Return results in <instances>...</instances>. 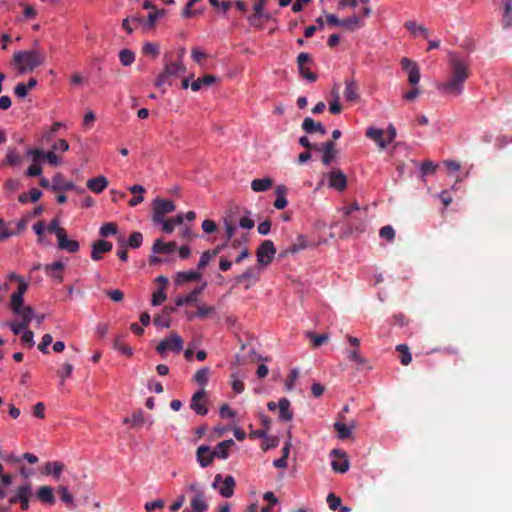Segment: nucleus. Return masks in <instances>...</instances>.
Instances as JSON below:
<instances>
[{
  "mask_svg": "<svg viewBox=\"0 0 512 512\" xmlns=\"http://www.w3.org/2000/svg\"><path fill=\"white\" fill-rule=\"evenodd\" d=\"M183 348V340L182 338L173 333L169 338L163 339L156 347V351L159 354L165 353L167 350H171L175 353H179Z\"/></svg>",
  "mask_w": 512,
  "mask_h": 512,
  "instance_id": "nucleus-6",
  "label": "nucleus"
},
{
  "mask_svg": "<svg viewBox=\"0 0 512 512\" xmlns=\"http://www.w3.org/2000/svg\"><path fill=\"white\" fill-rule=\"evenodd\" d=\"M143 235L140 232H133L129 239L127 245L132 249H137L142 245Z\"/></svg>",
  "mask_w": 512,
  "mask_h": 512,
  "instance_id": "nucleus-51",
  "label": "nucleus"
},
{
  "mask_svg": "<svg viewBox=\"0 0 512 512\" xmlns=\"http://www.w3.org/2000/svg\"><path fill=\"white\" fill-rule=\"evenodd\" d=\"M117 225L113 222H108V223H105L101 226L100 228V235L102 237H108L110 235H114L117 233Z\"/></svg>",
  "mask_w": 512,
  "mask_h": 512,
  "instance_id": "nucleus-52",
  "label": "nucleus"
},
{
  "mask_svg": "<svg viewBox=\"0 0 512 512\" xmlns=\"http://www.w3.org/2000/svg\"><path fill=\"white\" fill-rule=\"evenodd\" d=\"M384 132L382 129L375 127H368L366 130V136L373 140L381 149L387 147L388 142L383 138Z\"/></svg>",
  "mask_w": 512,
  "mask_h": 512,
  "instance_id": "nucleus-23",
  "label": "nucleus"
},
{
  "mask_svg": "<svg viewBox=\"0 0 512 512\" xmlns=\"http://www.w3.org/2000/svg\"><path fill=\"white\" fill-rule=\"evenodd\" d=\"M51 188L55 191H58V190L68 191V190L75 189L78 193L84 192L83 188H77L74 183L65 181L60 174H57L52 178Z\"/></svg>",
  "mask_w": 512,
  "mask_h": 512,
  "instance_id": "nucleus-13",
  "label": "nucleus"
},
{
  "mask_svg": "<svg viewBox=\"0 0 512 512\" xmlns=\"http://www.w3.org/2000/svg\"><path fill=\"white\" fill-rule=\"evenodd\" d=\"M46 56L38 50L18 51L13 55V62L19 65V72L32 71L44 63Z\"/></svg>",
  "mask_w": 512,
  "mask_h": 512,
  "instance_id": "nucleus-2",
  "label": "nucleus"
},
{
  "mask_svg": "<svg viewBox=\"0 0 512 512\" xmlns=\"http://www.w3.org/2000/svg\"><path fill=\"white\" fill-rule=\"evenodd\" d=\"M402 69L408 73V82L412 86H416L420 81V70L417 63L407 57L401 59Z\"/></svg>",
  "mask_w": 512,
  "mask_h": 512,
  "instance_id": "nucleus-7",
  "label": "nucleus"
},
{
  "mask_svg": "<svg viewBox=\"0 0 512 512\" xmlns=\"http://www.w3.org/2000/svg\"><path fill=\"white\" fill-rule=\"evenodd\" d=\"M276 254V248L271 240H264L256 250L257 261L263 266L270 264Z\"/></svg>",
  "mask_w": 512,
  "mask_h": 512,
  "instance_id": "nucleus-4",
  "label": "nucleus"
},
{
  "mask_svg": "<svg viewBox=\"0 0 512 512\" xmlns=\"http://www.w3.org/2000/svg\"><path fill=\"white\" fill-rule=\"evenodd\" d=\"M340 26L345 27L349 31H355L361 27L360 17L353 15L345 19H341Z\"/></svg>",
  "mask_w": 512,
  "mask_h": 512,
  "instance_id": "nucleus-39",
  "label": "nucleus"
},
{
  "mask_svg": "<svg viewBox=\"0 0 512 512\" xmlns=\"http://www.w3.org/2000/svg\"><path fill=\"white\" fill-rule=\"evenodd\" d=\"M166 300V294L163 290V288H160L159 290L155 291L152 296V305L158 306L162 302Z\"/></svg>",
  "mask_w": 512,
  "mask_h": 512,
  "instance_id": "nucleus-63",
  "label": "nucleus"
},
{
  "mask_svg": "<svg viewBox=\"0 0 512 512\" xmlns=\"http://www.w3.org/2000/svg\"><path fill=\"white\" fill-rule=\"evenodd\" d=\"M202 277V274L198 271H183L178 272L176 277V284L181 285L185 282L198 281Z\"/></svg>",
  "mask_w": 512,
  "mask_h": 512,
  "instance_id": "nucleus-31",
  "label": "nucleus"
},
{
  "mask_svg": "<svg viewBox=\"0 0 512 512\" xmlns=\"http://www.w3.org/2000/svg\"><path fill=\"white\" fill-rule=\"evenodd\" d=\"M57 493L59 494V497L61 501L66 505V507L70 510L75 509L76 504L73 495L70 493L68 488L64 485H60L57 488Z\"/></svg>",
  "mask_w": 512,
  "mask_h": 512,
  "instance_id": "nucleus-28",
  "label": "nucleus"
},
{
  "mask_svg": "<svg viewBox=\"0 0 512 512\" xmlns=\"http://www.w3.org/2000/svg\"><path fill=\"white\" fill-rule=\"evenodd\" d=\"M335 431L338 433V437L341 440L347 439L352 434V429L355 427L354 422L350 426L345 425L341 421H336L333 425Z\"/></svg>",
  "mask_w": 512,
  "mask_h": 512,
  "instance_id": "nucleus-33",
  "label": "nucleus"
},
{
  "mask_svg": "<svg viewBox=\"0 0 512 512\" xmlns=\"http://www.w3.org/2000/svg\"><path fill=\"white\" fill-rule=\"evenodd\" d=\"M175 210V204L171 200L156 198L153 202V221L160 223L166 214Z\"/></svg>",
  "mask_w": 512,
  "mask_h": 512,
  "instance_id": "nucleus-3",
  "label": "nucleus"
},
{
  "mask_svg": "<svg viewBox=\"0 0 512 512\" xmlns=\"http://www.w3.org/2000/svg\"><path fill=\"white\" fill-rule=\"evenodd\" d=\"M119 59L123 66H130L135 61V53L129 49L119 52Z\"/></svg>",
  "mask_w": 512,
  "mask_h": 512,
  "instance_id": "nucleus-46",
  "label": "nucleus"
},
{
  "mask_svg": "<svg viewBox=\"0 0 512 512\" xmlns=\"http://www.w3.org/2000/svg\"><path fill=\"white\" fill-rule=\"evenodd\" d=\"M65 465L59 461L46 462L44 466V473L52 475L55 479H59L63 472Z\"/></svg>",
  "mask_w": 512,
  "mask_h": 512,
  "instance_id": "nucleus-29",
  "label": "nucleus"
},
{
  "mask_svg": "<svg viewBox=\"0 0 512 512\" xmlns=\"http://www.w3.org/2000/svg\"><path fill=\"white\" fill-rule=\"evenodd\" d=\"M331 454L340 456L341 459L332 461V469L335 472L345 473L349 469V461L346 458L345 452H340L339 450H332Z\"/></svg>",
  "mask_w": 512,
  "mask_h": 512,
  "instance_id": "nucleus-21",
  "label": "nucleus"
},
{
  "mask_svg": "<svg viewBox=\"0 0 512 512\" xmlns=\"http://www.w3.org/2000/svg\"><path fill=\"white\" fill-rule=\"evenodd\" d=\"M22 162V157L16 148H9L4 160V164L9 166H18Z\"/></svg>",
  "mask_w": 512,
  "mask_h": 512,
  "instance_id": "nucleus-36",
  "label": "nucleus"
},
{
  "mask_svg": "<svg viewBox=\"0 0 512 512\" xmlns=\"http://www.w3.org/2000/svg\"><path fill=\"white\" fill-rule=\"evenodd\" d=\"M396 350L401 354L400 362L402 365L407 366L412 361V355L409 352V347L406 344H399L396 347Z\"/></svg>",
  "mask_w": 512,
  "mask_h": 512,
  "instance_id": "nucleus-41",
  "label": "nucleus"
},
{
  "mask_svg": "<svg viewBox=\"0 0 512 512\" xmlns=\"http://www.w3.org/2000/svg\"><path fill=\"white\" fill-rule=\"evenodd\" d=\"M203 288H195L186 296H180L175 299V303L177 306H182L184 304H191L197 301L198 295L201 293Z\"/></svg>",
  "mask_w": 512,
  "mask_h": 512,
  "instance_id": "nucleus-35",
  "label": "nucleus"
},
{
  "mask_svg": "<svg viewBox=\"0 0 512 512\" xmlns=\"http://www.w3.org/2000/svg\"><path fill=\"white\" fill-rule=\"evenodd\" d=\"M379 235L381 238L386 239L389 242H392L395 238V230L393 229L392 226L386 225L380 229Z\"/></svg>",
  "mask_w": 512,
  "mask_h": 512,
  "instance_id": "nucleus-54",
  "label": "nucleus"
},
{
  "mask_svg": "<svg viewBox=\"0 0 512 512\" xmlns=\"http://www.w3.org/2000/svg\"><path fill=\"white\" fill-rule=\"evenodd\" d=\"M334 101L330 102L329 110L332 114H339L342 111V106L339 103L338 91H333Z\"/></svg>",
  "mask_w": 512,
  "mask_h": 512,
  "instance_id": "nucleus-60",
  "label": "nucleus"
},
{
  "mask_svg": "<svg viewBox=\"0 0 512 512\" xmlns=\"http://www.w3.org/2000/svg\"><path fill=\"white\" fill-rule=\"evenodd\" d=\"M183 54H184V50H182L180 52V54L178 55V61H174V62L173 61H170V62L166 61L165 62L164 71L171 78L179 77V76H181L182 74L185 73L186 67L182 63Z\"/></svg>",
  "mask_w": 512,
  "mask_h": 512,
  "instance_id": "nucleus-8",
  "label": "nucleus"
},
{
  "mask_svg": "<svg viewBox=\"0 0 512 512\" xmlns=\"http://www.w3.org/2000/svg\"><path fill=\"white\" fill-rule=\"evenodd\" d=\"M58 246L62 250H67L70 253H75L79 250V243L76 240H71L67 238V234L61 233V236L58 238Z\"/></svg>",
  "mask_w": 512,
  "mask_h": 512,
  "instance_id": "nucleus-27",
  "label": "nucleus"
},
{
  "mask_svg": "<svg viewBox=\"0 0 512 512\" xmlns=\"http://www.w3.org/2000/svg\"><path fill=\"white\" fill-rule=\"evenodd\" d=\"M354 212H361V208L356 202L353 203L351 206L346 207L344 211L345 217L347 218V225H349L350 227H352L353 225L352 217Z\"/></svg>",
  "mask_w": 512,
  "mask_h": 512,
  "instance_id": "nucleus-55",
  "label": "nucleus"
},
{
  "mask_svg": "<svg viewBox=\"0 0 512 512\" xmlns=\"http://www.w3.org/2000/svg\"><path fill=\"white\" fill-rule=\"evenodd\" d=\"M266 3L267 0H258L254 4V14L248 17V21L251 25H256V20L264 16V8L266 6Z\"/></svg>",
  "mask_w": 512,
  "mask_h": 512,
  "instance_id": "nucleus-34",
  "label": "nucleus"
},
{
  "mask_svg": "<svg viewBox=\"0 0 512 512\" xmlns=\"http://www.w3.org/2000/svg\"><path fill=\"white\" fill-rule=\"evenodd\" d=\"M173 311V309L165 308L162 315H158L154 318V324L158 327H164L168 328L170 326V312Z\"/></svg>",
  "mask_w": 512,
  "mask_h": 512,
  "instance_id": "nucleus-45",
  "label": "nucleus"
},
{
  "mask_svg": "<svg viewBox=\"0 0 512 512\" xmlns=\"http://www.w3.org/2000/svg\"><path fill=\"white\" fill-rule=\"evenodd\" d=\"M10 307L15 314H20L21 307H23V295L16 294L15 292L11 295Z\"/></svg>",
  "mask_w": 512,
  "mask_h": 512,
  "instance_id": "nucleus-47",
  "label": "nucleus"
},
{
  "mask_svg": "<svg viewBox=\"0 0 512 512\" xmlns=\"http://www.w3.org/2000/svg\"><path fill=\"white\" fill-rule=\"evenodd\" d=\"M329 186L338 191H343L347 186V178L340 169H334L329 173Z\"/></svg>",
  "mask_w": 512,
  "mask_h": 512,
  "instance_id": "nucleus-10",
  "label": "nucleus"
},
{
  "mask_svg": "<svg viewBox=\"0 0 512 512\" xmlns=\"http://www.w3.org/2000/svg\"><path fill=\"white\" fill-rule=\"evenodd\" d=\"M191 57L196 63L202 64V61L207 58V54L200 48L195 47L192 49Z\"/></svg>",
  "mask_w": 512,
  "mask_h": 512,
  "instance_id": "nucleus-64",
  "label": "nucleus"
},
{
  "mask_svg": "<svg viewBox=\"0 0 512 512\" xmlns=\"http://www.w3.org/2000/svg\"><path fill=\"white\" fill-rule=\"evenodd\" d=\"M196 458L201 467L205 468L212 464L214 457L211 448L207 445H201L197 448Z\"/></svg>",
  "mask_w": 512,
  "mask_h": 512,
  "instance_id": "nucleus-14",
  "label": "nucleus"
},
{
  "mask_svg": "<svg viewBox=\"0 0 512 512\" xmlns=\"http://www.w3.org/2000/svg\"><path fill=\"white\" fill-rule=\"evenodd\" d=\"M448 63L449 76L445 81L438 83L436 89L444 96L459 97L463 94L465 82L470 77V64L454 52H449Z\"/></svg>",
  "mask_w": 512,
  "mask_h": 512,
  "instance_id": "nucleus-1",
  "label": "nucleus"
},
{
  "mask_svg": "<svg viewBox=\"0 0 512 512\" xmlns=\"http://www.w3.org/2000/svg\"><path fill=\"white\" fill-rule=\"evenodd\" d=\"M404 26L407 30H409L413 34H417L418 32H421V33H423L425 38L428 37L427 29L422 25H417L416 22H414V21H407L404 24Z\"/></svg>",
  "mask_w": 512,
  "mask_h": 512,
  "instance_id": "nucleus-49",
  "label": "nucleus"
},
{
  "mask_svg": "<svg viewBox=\"0 0 512 512\" xmlns=\"http://www.w3.org/2000/svg\"><path fill=\"white\" fill-rule=\"evenodd\" d=\"M142 51L145 55L156 58L159 54V46L155 43L147 42L144 44Z\"/></svg>",
  "mask_w": 512,
  "mask_h": 512,
  "instance_id": "nucleus-56",
  "label": "nucleus"
},
{
  "mask_svg": "<svg viewBox=\"0 0 512 512\" xmlns=\"http://www.w3.org/2000/svg\"><path fill=\"white\" fill-rule=\"evenodd\" d=\"M235 442L233 439L224 440L216 445V447L211 450L212 456L214 458L226 459L228 457L229 449L234 446Z\"/></svg>",
  "mask_w": 512,
  "mask_h": 512,
  "instance_id": "nucleus-20",
  "label": "nucleus"
},
{
  "mask_svg": "<svg viewBox=\"0 0 512 512\" xmlns=\"http://www.w3.org/2000/svg\"><path fill=\"white\" fill-rule=\"evenodd\" d=\"M344 98L348 102H356L359 99V89L354 79L345 80Z\"/></svg>",
  "mask_w": 512,
  "mask_h": 512,
  "instance_id": "nucleus-17",
  "label": "nucleus"
},
{
  "mask_svg": "<svg viewBox=\"0 0 512 512\" xmlns=\"http://www.w3.org/2000/svg\"><path fill=\"white\" fill-rule=\"evenodd\" d=\"M46 275L56 279L58 282L63 281V270L64 264L61 261L53 262L51 264H46L43 267Z\"/></svg>",
  "mask_w": 512,
  "mask_h": 512,
  "instance_id": "nucleus-16",
  "label": "nucleus"
},
{
  "mask_svg": "<svg viewBox=\"0 0 512 512\" xmlns=\"http://www.w3.org/2000/svg\"><path fill=\"white\" fill-rule=\"evenodd\" d=\"M236 486L235 479L231 475H227L222 481L221 486H219V493L221 496L225 498H230L234 494V489Z\"/></svg>",
  "mask_w": 512,
  "mask_h": 512,
  "instance_id": "nucleus-25",
  "label": "nucleus"
},
{
  "mask_svg": "<svg viewBox=\"0 0 512 512\" xmlns=\"http://www.w3.org/2000/svg\"><path fill=\"white\" fill-rule=\"evenodd\" d=\"M214 311H215V309L212 306L200 305V306H198L195 316L200 317V318H206L209 315H211Z\"/></svg>",
  "mask_w": 512,
  "mask_h": 512,
  "instance_id": "nucleus-62",
  "label": "nucleus"
},
{
  "mask_svg": "<svg viewBox=\"0 0 512 512\" xmlns=\"http://www.w3.org/2000/svg\"><path fill=\"white\" fill-rule=\"evenodd\" d=\"M88 189H90L91 191H93L94 193H101L103 192L106 187L108 186V180L106 177L104 176H97V177H94V178H91L87 181L86 183Z\"/></svg>",
  "mask_w": 512,
  "mask_h": 512,
  "instance_id": "nucleus-24",
  "label": "nucleus"
},
{
  "mask_svg": "<svg viewBox=\"0 0 512 512\" xmlns=\"http://www.w3.org/2000/svg\"><path fill=\"white\" fill-rule=\"evenodd\" d=\"M206 396V391L204 388L199 389L194 393L191 398L190 408L194 410L198 415L204 416L208 413V409L204 404H201L200 401L203 400Z\"/></svg>",
  "mask_w": 512,
  "mask_h": 512,
  "instance_id": "nucleus-9",
  "label": "nucleus"
},
{
  "mask_svg": "<svg viewBox=\"0 0 512 512\" xmlns=\"http://www.w3.org/2000/svg\"><path fill=\"white\" fill-rule=\"evenodd\" d=\"M112 250V243L106 240H98L92 244L91 258L94 261L102 259V254Z\"/></svg>",
  "mask_w": 512,
  "mask_h": 512,
  "instance_id": "nucleus-12",
  "label": "nucleus"
},
{
  "mask_svg": "<svg viewBox=\"0 0 512 512\" xmlns=\"http://www.w3.org/2000/svg\"><path fill=\"white\" fill-rule=\"evenodd\" d=\"M224 226L226 230L227 241H231L232 237L235 234L236 230V221L231 215H227L224 217Z\"/></svg>",
  "mask_w": 512,
  "mask_h": 512,
  "instance_id": "nucleus-43",
  "label": "nucleus"
},
{
  "mask_svg": "<svg viewBox=\"0 0 512 512\" xmlns=\"http://www.w3.org/2000/svg\"><path fill=\"white\" fill-rule=\"evenodd\" d=\"M17 315L21 317V321L28 326L34 316V310L31 306L21 307V312Z\"/></svg>",
  "mask_w": 512,
  "mask_h": 512,
  "instance_id": "nucleus-50",
  "label": "nucleus"
},
{
  "mask_svg": "<svg viewBox=\"0 0 512 512\" xmlns=\"http://www.w3.org/2000/svg\"><path fill=\"white\" fill-rule=\"evenodd\" d=\"M327 503L331 510L336 511L341 505V498L336 496L334 493H329L327 496Z\"/></svg>",
  "mask_w": 512,
  "mask_h": 512,
  "instance_id": "nucleus-61",
  "label": "nucleus"
},
{
  "mask_svg": "<svg viewBox=\"0 0 512 512\" xmlns=\"http://www.w3.org/2000/svg\"><path fill=\"white\" fill-rule=\"evenodd\" d=\"M171 84H172V78L168 74H166L165 71L160 73L154 82V85L158 89H161L162 93H165V91H166L165 86L166 85L170 86Z\"/></svg>",
  "mask_w": 512,
  "mask_h": 512,
  "instance_id": "nucleus-44",
  "label": "nucleus"
},
{
  "mask_svg": "<svg viewBox=\"0 0 512 512\" xmlns=\"http://www.w3.org/2000/svg\"><path fill=\"white\" fill-rule=\"evenodd\" d=\"M190 504L194 512H205L208 509V504L205 500V493L193 495Z\"/></svg>",
  "mask_w": 512,
  "mask_h": 512,
  "instance_id": "nucleus-32",
  "label": "nucleus"
},
{
  "mask_svg": "<svg viewBox=\"0 0 512 512\" xmlns=\"http://www.w3.org/2000/svg\"><path fill=\"white\" fill-rule=\"evenodd\" d=\"M113 348L127 357H131L133 355L132 348L123 341V336L116 337L113 343Z\"/></svg>",
  "mask_w": 512,
  "mask_h": 512,
  "instance_id": "nucleus-38",
  "label": "nucleus"
},
{
  "mask_svg": "<svg viewBox=\"0 0 512 512\" xmlns=\"http://www.w3.org/2000/svg\"><path fill=\"white\" fill-rule=\"evenodd\" d=\"M302 129L309 134L319 133L321 135L326 134V129L321 122H316L310 117H306L302 122Z\"/></svg>",
  "mask_w": 512,
  "mask_h": 512,
  "instance_id": "nucleus-19",
  "label": "nucleus"
},
{
  "mask_svg": "<svg viewBox=\"0 0 512 512\" xmlns=\"http://www.w3.org/2000/svg\"><path fill=\"white\" fill-rule=\"evenodd\" d=\"M323 151L322 162L325 166L330 165L334 160L337 151L335 150L334 141H327L319 147V151Z\"/></svg>",
  "mask_w": 512,
  "mask_h": 512,
  "instance_id": "nucleus-18",
  "label": "nucleus"
},
{
  "mask_svg": "<svg viewBox=\"0 0 512 512\" xmlns=\"http://www.w3.org/2000/svg\"><path fill=\"white\" fill-rule=\"evenodd\" d=\"M273 186V179L270 177H264L260 179H254L251 182V189L255 192H264L269 190Z\"/></svg>",
  "mask_w": 512,
  "mask_h": 512,
  "instance_id": "nucleus-30",
  "label": "nucleus"
},
{
  "mask_svg": "<svg viewBox=\"0 0 512 512\" xmlns=\"http://www.w3.org/2000/svg\"><path fill=\"white\" fill-rule=\"evenodd\" d=\"M215 81H216L215 76H213L211 74H207V75H204L203 77L198 78L197 80L193 81L191 83V89L193 91H199L203 85L209 86V85L213 84Z\"/></svg>",
  "mask_w": 512,
  "mask_h": 512,
  "instance_id": "nucleus-37",
  "label": "nucleus"
},
{
  "mask_svg": "<svg viewBox=\"0 0 512 512\" xmlns=\"http://www.w3.org/2000/svg\"><path fill=\"white\" fill-rule=\"evenodd\" d=\"M307 336L313 340V346L315 348L320 347L328 341V336L326 334H314L312 332H307Z\"/></svg>",
  "mask_w": 512,
  "mask_h": 512,
  "instance_id": "nucleus-53",
  "label": "nucleus"
},
{
  "mask_svg": "<svg viewBox=\"0 0 512 512\" xmlns=\"http://www.w3.org/2000/svg\"><path fill=\"white\" fill-rule=\"evenodd\" d=\"M22 344L27 346L28 348H31L34 346V333L31 330L25 329L21 336Z\"/></svg>",
  "mask_w": 512,
  "mask_h": 512,
  "instance_id": "nucleus-57",
  "label": "nucleus"
},
{
  "mask_svg": "<svg viewBox=\"0 0 512 512\" xmlns=\"http://www.w3.org/2000/svg\"><path fill=\"white\" fill-rule=\"evenodd\" d=\"M256 280H257V278L254 277L252 268H247L241 275H238L235 278L236 284H240L245 281H248L246 288H249L251 286V284L256 282Z\"/></svg>",
  "mask_w": 512,
  "mask_h": 512,
  "instance_id": "nucleus-40",
  "label": "nucleus"
},
{
  "mask_svg": "<svg viewBox=\"0 0 512 512\" xmlns=\"http://www.w3.org/2000/svg\"><path fill=\"white\" fill-rule=\"evenodd\" d=\"M165 14V10L164 9H161V10H155V11H152L148 14V17H147V23H148V26L149 27H154L155 24H156V21L162 17L163 15Z\"/></svg>",
  "mask_w": 512,
  "mask_h": 512,
  "instance_id": "nucleus-58",
  "label": "nucleus"
},
{
  "mask_svg": "<svg viewBox=\"0 0 512 512\" xmlns=\"http://www.w3.org/2000/svg\"><path fill=\"white\" fill-rule=\"evenodd\" d=\"M307 246V241L304 236L300 235L297 238V242L293 243L291 246L287 248L285 251V254L288 253H296L302 249H304Z\"/></svg>",
  "mask_w": 512,
  "mask_h": 512,
  "instance_id": "nucleus-48",
  "label": "nucleus"
},
{
  "mask_svg": "<svg viewBox=\"0 0 512 512\" xmlns=\"http://www.w3.org/2000/svg\"><path fill=\"white\" fill-rule=\"evenodd\" d=\"M175 249H176L175 242L165 243L161 239L155 240V242L153 243V246H152V251L155 254H159V253L171 254L175 251Z\"/></svg>",
  "mask_w": 512,
  "mask_h": 512,
  "instance_id": "nucleus-26",
  "label": "nucleus"
},
{
  "mask_svg": "<svg viewBox=\"0 0 512 512\" xmlns=\"http://www.w3.org/2000/svg\"><path fill=\"white\" fill-rule=\"evenodd\" d=\"M313 64V59L310 54L306 52H301L297 56V65L299 74L307 79L309 82H315L317 80V75L313 73L307 65Z\"/></svg>",
  "mask_w": 512,
  "mask_h": 512,
  "instance_id": "nucleus-5",
  "label": "nucleus"
},
{
  "mask_svg": "<svg viewBox=\"0 0 512 512\" xmlns=\"http://www.w3.org/2000/svg\"><path fill=\"white\" fill-rule=\"evenodd\" d=\"M36 498L44 505L53 506L56 502L53 488L51 486H40L36 491Z\"/></svg>",
  "mask_w": 512,
  "mask_h": 512,
  "instance_id": "nucleus-11",
  "label": "nucleus"
},
{
  "mask_svg": "<svg viewBox=\"0 0 512 512\" xmlns=\"http://www.w3.org/2000/svg\"><path fill=\"white\" fill-rule=\"evenodd\" d=\"M32 496V486L30 483H25L18 487V500L20 504V508L23 511L28 510L29 508V500Z\"/></svg>",
  "mask_w": 512,
  "mask_h": 512,
  "instance_id": "nucleus-15",
  "label": "nucleus"
},
{
  "mask_svg": "<svg viewBox=\"0 0 512 512\" xmlns=\"http://www.w3.org/2000/svg\"><path fill=\"white\" fill-rule=\"evenodd\" d=\"M209 375L210 369L208 367H203L196 371V373L193 376V380L196 383L205 386L209 381Z\"/></svg>",
  "mask_w": 512,
  "mask_h": 512,
  "instance_id": "nucleus-42",
  "label": "nucleus"
},
{
  "mask_svg": "<svg viewBox=\"0 0 512 512\" xmlns=\"http://www.w3.org/2000/svg\"><path fill=\"white\" fill-rule=\"evenodd\" d=\"M52 341H53V338L50 334H44L40 344L38 345V349L43 354H48L49 353L48 346L52 343Z\"/></svg>",
  "mask_w": 512,
  "mask_h": 512,
  "instance_id": "nucleus-59",
  "label": "nucleus"
},
{
  "mask_svg": "<svg viewBox=\"0 0 512 512\" xmlns=\"http://www.w3.org/2000/svg\"><path fill=\"white\" fill-rule=\"evenodd\" d=\"M279 408V420L283 422H288L293 419V412L290 409V401L283 397L278 401Z\"/></svg>",
  "mask_w": 512,
  "mask_h": 512,
  "instance_id": "nucleus-22",
  "label": "nucleus"
}]
</instances>
